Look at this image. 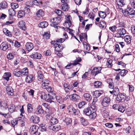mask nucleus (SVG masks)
Wrapping results in <instances>:
<instances>
[{"mask_svg": "<svg viewBox=\"0 0 135 135\" xmlns=\"http://www.w3.org/2000/svg\"><path fill=\"white\" fill-rule=\"evenodd\" d=\"M110 81V82H109V88L111 89H113L114 88V85L113 84L111 83V81H112V80L110 79H109L107 80V81Z\"/></svg>", "mask_w": 135, "mask_h": 135, "instance_id": "63", "label": "nucleus"}, {"mask_svg": "<svg viewBox=\"0 0 135 135\" xmlns=\"http://www.w3.org/2000/svg\"><path fill=\"white\" fill-rule=\"evenodd\" d=\"M11 76V74L10 72H6L4 73L3 78L6 80L8 81L9 78Z\"/></svg>", "mask_w": 135, "mask_h": 135, "instance_id": "25", "label": "nucleus"}, {"mask_svg": "<svg viewBox=\"0 0 135 135\" xmlns=\"http://www.w3.org/2000/svg\"><path fill=\"white\" fill-rule=\"evenodd\" d=\"M129 5L131 8H135V0H130Z\"/></svg>", "mask_w": 135, "mask_h": 135, "instance_id": "53", "label": "nucleus"}, {"mask_svg": "<svg viewBox=\"0 0 135 135\" xmlns=\"http://www.w3.org/2000/svg\"><path fill=\"white\" fill-rule=\"evenodd\" d=\"M21 73V76L22 75L27 76L28 75V70L27 68H25L22 69Z\"/></svg>", "mask_w": 135, "mask_h": 135, "instance_id": "34", "label": "nucleus"}, {"mask_svg": "<svg viewBox=\"0 0 135 135\" xmlns=\"http://www.w3.org/2000/svg\"><path fill=\"white\" fill-rule=\"evenodd\" d=\"M61 7V9L64 11H67L69 8V6L66 3L62 4Z\"/></svg>", "mask_w": 135, "mask_h": 135, "instance_id": "23", "label": "nucleus"}, {"mask_svg": "<svg viewBox=\"0 0 135 135\" xmlns=\"http://www.w3.org/2000/svg\"><path fill=\"white\" fill-rule=\"evenodd\" d=\"M89 118L91 119H94L97 116V114L95 112H93L91 113L89 115Z\"/></svg>", "mask_w": 135, "mask_h": 135, "instance_id": "49", "label": "nucleus"}, {"mask_svg": "<svg viewBox=\"0 0 135 135\" xmlns=\"http://www.w3.org/2000/svg\"><path fill=\"white\" fill-rule=\"evenodd\" d=\"M102 83L101 82L97 81L94 82V86L96 88H98L101 85Z\"/></svg>", "mask_w": 135, "mask_h": 135, "instance_id": "51", "label": "nucleus"}, {"mask_svg": "<svg viewBox=\"0 0 135 135\" xmlns=\"http://www.w3.org/2000/svg\"><path fill=\"white\" fill-rule=\"evenodd\" d=\"M25 47L27 50L30 51L33 49V45L32 42H27L26 44Z\"/></svg>", "mask_w": 135, "mask_h": 135, "instance_id": "10", "label": "nucleus"}, {"mask_svg": "<svg viewBox=\"0 0 135 135\" xmlns=\"http://www.w3.org/2000/svg\"><path fill=\"white\" fill-rule=\"evenodd\" d=\"M48 25V23L46 21L41 22L39 24L38 26L39 27H41L42 28H44L46 27Z\"/></svg>", "mask_w": 135, "mask_h": 135, "instance_id": "28", "label": "nucleus"}, {"mask_svg": "<svg viewBox=\"0 0 135 135\" xmlns=\"http://www.w3.org/2000/svg\"><path fill=\"white\" fill-rule=\"evenodd\" d=\"M36 15L38 19H40L41 17H43L44 15V13L42 9H39L38 11L36 13Z\"/></svg>", "mask_w": 135, "mask_h": 135, "instance_id": "17", "label": "nucleus"}, {"mask_svg": "<svg viewBox=\"0 0 135 135\" xmlns=\"http://www.w3.org/2000/svg\"><path fill=\"white\" fill-rule=\"evenodd\" d=\"M30 119L32 122L36 123H38L40 121L39 117L36 115L31 116Z\"/></svg>", "mask_w": 135, "mask_h": 135, "instance_id": "19", "label": "nucleus"}, {"mask_svg": "<svg viewBox=\"0 0 135 135\" xmlns=\"http://www.w3.org/2000/svg\"><path fill=\"white\" fill-rule=\"evenodd\" d=\"M38 127L37 126L33 125L30 128V131L31 134H35L38 131Z\"/></svg>", "mask_w": 135, "mask_h": 135, "instance_id": "9", "label": "nucleus"}, {"mask_svg": "<svg viewBox=\"0 0 135 135\" xmlns=\"http://www.w3.org/2000/svg\"><path fill=\"white\" fill-rule=\"evenodd\" d=\"M126 95L124 93H120L118 95L116 98V100L118 102H123L126 99Z\"/></svg>", "mask_w": 135, "mask_h": 135, "instance_id": "2", "label": "nucleus"}, {"mask_svg": "<svg viewBox=\"0 0 135 135\" xmlns=\"http://www.w3.org/2000/svg\"><path fill=\"white\" fill-rule=\"evenodd\" d=\"M68 111L69 113L70 114H72L75 110L74 108L72 105H70L68 107Z\"/></svg>", "mask_w": 135, "mask_h": 135, "instance_id": "40", "label": "nucleus"}, {"mask_svg": "<svg viewBox=\"0 0 135 135\" xmlns=\"http://www.w3.org/2000/svg\"><path fill=\"white\" fill-rule=\"evenodd\" d=\"M95 16V15L92 12H90L88 15V17L92 20L94 19Z\"/></svg>", "mask_w": 135, "mask_h": 135, "instance_id": "61", "label": "nucleus"}, {"mask_svg": "<svg viewBox=\"0 0 135 135\" xmlns=\"http://www.w3.org/2000/svg\"><path fill=\"white\" fill-rule=\"evenodd\" d=\"M81 61V59L80 57H78L74 61V62L73 63H70V64H68L65 67V68L66 69H69V68H71V65H76L78 64H79L80 65L81 64H80L79 63V62H80Z\"/></svg>", "mask_w": 135, "mask_h": 135, "instance_id": "5", "label": "nucleus"}, {"mask_svg": "<svg viewBox=\"0 0 135 135\" xmlns=\"http://www.w3.org/2000/svg\"><path fill=\"white\" fill-rule=\"evenodd\" d=\"M49 128L55 132H57L61 129V127L60 125L58 124H50L49 126Z\"/></svg>", "mask_w": 135, "mask_h": 135, "instance_id": "4", "label": "nucleus"}, {"mask_svg": "<svg viewBox=\"0 0 135 135\" xmlns=\"http://www.w3.org/2000/svg\"><path fill=\"white\" fill-rule=\"evenodd\" d=\"M37 79L40 81H41L43 79L44 76L42 71L39 70L37 72Z\"/></svg>", "mask_w": 135, "mask_h": 135, "instance_id": "20", "label": "nucleus"}, {"mask_svg": "<svg viewBox=\"0 0 135 135\" xmlns=\"http://www.w3.org/2000/svg\"><path fill=\"white\" fill-rule=\"evenodd\" d=\"M118 7L119 8L120 7H121L125 5L124 0H116Z\"/></svg>", "mask_w": 135, "mask_h": 135, "instance_id": "27", "label": "nucleus"}, {"mask_svg": "<svg viewBox=\"0 0 135 135\" xmlns=\"http://www.w3.org/2000/svg\"><path fill=\"white\" fill-rule=\"evenodd\" d=\"M13 74L15 76L18 77L20 76L21 75V71L18 69H15L14 70Z\"/></svg>", "mask_w": 135, "mask_h": 135, "instance_id": "24", "label": "nucleus"}, {"mask_svg": "<svg viewBox=\"0 0 135 135\" xmlns=\"http://www.w3.org/2000/svg\"><path fill=\"white\" fill-rule=\"evenodd\" d=\"M102 69L101 67L94 68L91 71V74L94 76L100 73Z\"/></svg>", "mask_w": 135, "mask_h": 135, "instance_id": "7", "label": "nucleus"}, {"mask_svg": "<svg viewBox=\"0 0 135 135\" xmlns=\"http://www.w3.org/2000/svg\"><path fill=\"white\" fill-rule=\"evenodd\" d=\"M10 16H13L15 14V11L13 9L11 8L9 9L8 10Z\"/></svg>", "mask_w": 135, "mask_h": 135, "instance_id": "48", "label": "nucleus"}, {"mask_svg": "<svg viewBox=\"0 0 135 135\" xmlns=\"http://www.w3.org/2000/svg\"><path fill=\"white\" fill-rule=\"evenodd\" d=\"M110 101V99L109 97H105L103 99L102 103V105L104 107H107L109 105Z\"/></svg>", "mask_w": 135, "mask_h": 135, "instance_id": "8", "label": "nucleus"}, {"mask_svg": "<svg viewBox=\"0 0 135 135\" xmlns=\"http://www.w3.org/2000/svg\"><path fill=\"white\" fill-rule=\"evenodd\" d=\"M114 94L115 96H117L119 93V89L118 88L115 87L113 90Z\"/></svg>", "mask_w": 135, "mask_h": 135, "instance_id": "47", "label": "nucleus"}, {"mask_svg": "<svg viewBox=\"0 0 135 135\" xmlns=\"http://www.w3.org/2000/svg\"><path fill=\"white\" fill-rule=\"evenodd\" d=\"M127 73V71L126 70H122L120 73V75L122 76H125Z\"/></svg>", "mask_w": 135, "mask_h": 135, "instance_id": "60", "label": "nucleus"}, {"mask_svg": "<svg viewBox=\"0 0 135 135\" xmlns=\"http://www.w3.org/2000/svg\"><path fill=\"white\" fill-rule=\"evenodd\" d=\"M11 45L10 44L6 42H3L1 44L0 48L1 50L5 51L7 50L10 49Z\"/></svg>", "mask_w": 135, "mask_h": 135, "instance_id": "3", "label": "nucleus"}, {"mask_svg": "<svg viewBox=\"0 0 135 135\" xmlns=\"http://www.w3.org/2000/svg\"><path fill=\"white\" fill-rule=\"evenodd\" d=\"M25 15V12L22 11H20L18 12L17 16L18 18H20L24 16Z\"/></svg>", "mask_w": 135, "mask_h": 135, "instance_id": "41", "label": "nucleus"}, {"mask_svg": "<svg viewBox=\"0 0 135 135\" xmlns=\"http://www.w3.org/2000/svg\"><path fill=\"white\" fill-rule=\"evenodd\" d=\"M44 111L40 105L38 106L37 108L36 112L37 114H41L44 112Z\"/></svg>", "mask_w": 135, "mask_h": 135, "instance_id": "32", "label": "nucleus"}, {"mask_svg": "<svg viewBox=\"0 0 135 135\" xmlns=\"http://www.w3.org/2000/svg\"><path fill=\"white\" fill-rule=\"evenodd\" d=\"M61 18V16H59L57 17H55L51 19L50 21L51 23H54L56 24H58L60 22Z\"/></svg>", "mask_w": 135, "mask_h": 135, "instance_id": "14", "label": "nucleus"}, {"mask_svg": "<svg viewBox=\"0 0 135 135\" xmlns=\"http://www.w3.org/2000/svg\"><path fill=\"white\" fill-rule=\"evenodd\" d=\"M7 58L9 60H11L13 59L14 58V55L13 54L10 53L7 54Z\"/></svg>", "mask_w": 135, "mask_h": 135, "instance_id": "62", "label": "nucleus"}, {"mask_svg": "<svg viewBox=\"0 0 135 135\" xmlns=\"http://www.w3.org/2000/svg\"><path fill=\"white\" fill-rule=\"evenodd\" d=\"M15 107L14 105L12 104L10 105V107L8 108V110L12 113L15 112Z\"/></svg>", "mask_w": 135, "mask_h": 135, "instance_id": "35", "label": "nucleus"}, {"mask_svg": "<svg viewBox=\"0 0 135 135\" xmlns=\"http://www.w3.org/2000/svg\"><path fill=\"white\" fill-rule=\"evenodd\" d=\"M80 121L82 124L84 126H86L87 124V121L86 120H85L83 117L81 118Z\"/></svg>", "mask_w": 135, "mask_h": 135, "instance_id": "52", "label": "nucleus"}, {"mask_svg": "<svg viewBox=\"0 0 135 135\" xmlns=\"http://www.w3.org/2000/svg\"><path fill=\"white\" fill-rule=\"evenodd\" d=\"M99 26L100 27H101L102 28H105L106 26V24L104 21H100V22Z\"/></svg>", "mask_w": 135, "mask_h": 135, "instance_id": "57", "label": "nucleus"}, {"mask_svg": "<svg viewBox=\"0 0 135 135\" xmlns=\"http://www.w3.org/2000/svg\"><path fill=\"white\" fill-rule=\"evenodd\" d=\"M11 5L12 9H16L18 8L19 6L16 3H11Z\"/></svg>", "mask_w": 135, "mask_h": 135, "instance_id": "55", "label": "nucleus"}, {"mask_svg": "<svg viewBox=\"0 0 135 135\" xmlns=\"http://www.w3.org/2000/svg\"><path fill=\"white\" fill-rule=\"evenodd\" d=\"M25 81L27 83H31L35 79V77L32 74H29L26 76Z\"/></svg>", "mask_w": 135, "mask_h": 135, "instance_id": "6", "label": "nucleus"}, {"mask_svg": "<svg viewBox=\"0 0 135 135\" xmlns=\"http://www.w3.org/2000/svg\"><path fill=\"white\" fill-rule=\"evenodd\" d=\"M43 36L44 38L46 39H48L50 37L49 33L47 32H46L44 33Z\"/></svg>", "mask_w": 135, "mask_h": 135, "instance_id": "58", "label": "nucleus"}, {"mask_svg": "<svg viewBox=\"0 0 135 135\" xmlns=\"http://www.w3.org/2000/svg\"><path fill=\"white\" fill-rule=\"evenodd\" d=\"M55 47L56 51H61L64 48L63 46L61 43H55L54 44Z\"/></svg>", "mask_w": 135, "mask_h": 135, "instance_id": "13", "label": "nucleus"}, {"mask_svg": "<svg viewBox=\"0 0 135 135\" xmlns=\"http://www.w3.org/2000/svg\"><path fill=\"white\" fill-rule=\"evenodd\" d=\"M19 26L21 29L25 31L26 30L25 22L23 21H21L19 22Z\"/></svg>", "mask_w": 135, "mask_h": 135, "instance_id": "22", "label": "nucleus"}, {"mask_svg": "<svg viewBox=\"0 0 135 135\" xmlns=\"http://www.w3.org/2000/svg\"><path fill=\"white\" fill-rule=\"evenodd\" d=\"M131 38L130 36L126 35L125 36L124 39L125 41L128 44H129L131 42Z\"/></svg>", "mask_w": 135, "mask_h": 135, "instance_id": "39", "label": "nucleus"}, {"mask_svg": "<svg viewBox=\"0 0 135 135\" xmlns=\"http://www.w3.org/2000/svg\"><path fill=\"white\" fill-rule=\"evenodd\" d=\"M129 18H130L133 17L135 15V11L133 9L130 8L129 10Z\"/></svg>", "mask_w": 135, "mask_h": 135, "instance_id": "31", "label": "nucleus"}, {"mask_svg": "<svg viewBox=\"0 0 135 135\" xmlns=\"http://www.w3.org/2000/svg\"><path fill=\"white\" fill-rule=\"evenodd\" d=\"M126 112L128 116L131 115L133 113V112L132 109L130 108H127L126 110Z\"/></svg>", "mask_w": 135, "mask_h": 135, "instance_id": "43", "label": "nucleus"}, {"mask_svg": "<svg viewBox=\"0 0 135 135\" xmlns=\"http://www.w3.org/2000/svg\"><path fill=\"white\" fill-rule=\"evenodd\" d=\"M73 88V86L71 85H70L68 86V87L65 88V90L66 93H68L70 90H72Z\"/></svg>", "mask_w": 135, "mask_h": 135, "instance_id": "64", "label": "nucleus"}, {"mask_svg": "<svg viewBox=\"0 0 135 135\" xmlns=\"http://www.w3.org/2000/svg\"><path fill=\"white\" fill-rule=\"evenodd\" d=\"M125 107L123 106L122 105H119L118 110V111L122 113H123L125 110Z\"/></svg>", "mask_w": 135, "mask_h": 135, "instance_id": "46", "label": "nucleus"}, {"mask_svg": "<svg viewBox=\"0 0 135 135\" xmlns=\"http://www.w3.org/2000/svg\"><path fill=\"white\" fill-rule=\"evenodd\" d=\"M56 99L57 102L59 103H62L63 101L61 97L59 95H55Z\"/></svg>", "mask_w": 135, "mask_h": 135, "instance_id": "38", "label": "nucleus"}, {"mask_svg": "<svg viewBox=\"0 0 135 135\" xmlns=\"http://www.w3.org/2000/svg\"><path fill=\"white\" fill-rule=\"evenodd\" d=\"M79 96L76 94L71 95V99L73 100L78 101L80 99Z\"/></svg>", "mask_w": 135, "mask_h": 135, "instance_id": "16", "label": "nucleus"}, {"mask_svg": "<svg viewBox=\"0 0 135 135\" xmlns=\"http://www.w3.org/2000/svg\"><path fill=\"white\" fill-rule=\"evenodd\" d=\"M86 104V103L85 101L81 102L79 103L78 105V107L79 109H81Z\"/></svg>", "mask_w": 135, "mask_h": 135, "instance_id": "42", "label": "nucleus"}, {"mask_svg": "<svg viewBox=\"0 0 135 135\" xmlns=\"http://www.w3.org/2000/svg\"><path fill=\"white\" fill-rule=\"evenodd\" d=\"M6 89L7 93L8 95L12 96L14 95L13 90L12 87L8 86Z\"/></svg>", "mask_w": 135, "mask_h": 135, "instance_id": "15", "label": "nucleus"}, {"mask_svg": "<svg viewBox=\"0 0 135 135\" xmlns=\"http://www.w3.org/2000/svg\"><path fill=\"white\" fill-rule=\"evenodd\" d=\"M83 113L86 115L89 116L91 113V111L89 108H87L84 109Z\"/></svg>", "mask_w": 135, "mask_h": 135, "instance_id": "29", "label": "nucleus"}, {"mask_svg": "<svg viewBox=\"0 0 135 135\" xmlns=\"http://www.w3.org/2000/svg\"><path fill=\"white\" fill-rule=\"evenodd\" d=\"M103 92L97 90L94 92L93 95L96 97H98L102 94Z\"/></svg>", "mask_w": 135, "mask_h": 135, "instance_id": "37", "label": "nucleus"}, {"mask_svg": "<svg viewBox=\"0 0 135 135\" xmlns=\"http://www.w3.org/2000/svg\"><path fill=\"white\" fill-rule=\"evenodd\" d=\"M18 123L21 124L22 127L25 126V122L23 120H22L21 118H18Z\"/></svg>", "mask_w": 135, "mask_h": 135, "instance_id": "45", "label": "nucleus"}, {"mask_svg": "<svg viewBox=\"0 0 135 135\" xmlns=\"http://www.w3.org/2000/svg\"><path fill=\"white\" fill-rule=\"evenodd\" d=\"M64 26L65 27L69 29V30H70L71 29L70 28H69L71 26V22L70 20H68V21L66 22L64 24Z\"/></svg>", "mask_w": 135, "mask_h": 135, "instance_id": "33", "label": "nucleus"}, {"mask_svg": "<svg viewBox=\"0 0 135 135\" xmlns=\"http://www.w3.org/2000/svg\"><path fill=\"white\" fill-rule=\"evenodd\" d=\"M55 95V93L53 94V96L51 95V94H48V99L47 100V102L50 103L53 102L55 104V102L52 100L54 99V96Z\"/></svg>", "mask_w": 135, "mask_h": 135, "instance_id": "18", "label": "nucleus"}, {"mask_svg": "<svg viewBox=\"0 0 135 135\" xmlns=\"http://www.w3.org/2000/svg\"><path fill=\"white\" fill-rule=\"evenodd\" d=\"M65 121L67 125H68L71 123L72 122V120L70 118H67L65 119Z\"/></svg>", "mask_w": 135, "mask_h": 135, "instance_id": "59", "label": "nucleus"}, {"mask_svg": "<svg viewBox=\"0 0 135 135\" xmlns=\"http://www.w3.org/2000/svg\"><path fill=\"white\" fill-rule=\"evenodd\" d=\"M38 95L41 99L43 100H46L47 98V94L43 91H40L38 93Z\"/></svg>", "mask_w": 135, "mask_h": 135, "instance_id": "12", "label": "nucleus"}, {"mask_svg": "<svg viewBox=\"0 0 135 135\" xmlns=\"http://www.w3.org/2000/svg\"><path fill=\"white\" fill-rule=\"evenodd\" d=\"M84 97L85 100L88 101L90 102L91 99V95L88 93H85L84 95Z\"/></svg>", "mask_w": 135, "mask_h": 135, "instance_id": "26", "label": "nucleus"}, {"mask_svg": "<svg viewBox=\"0 0 135 135\" xmlns=\"http://www.w3.org/2000/svg\"><path fill=\"white\" fill-rule=\"evenodd\" d=\"M50 122L53 124H56L58 122V120L56 118L52 117L50 120Z\"/></svg>", "mask_w": 135, "mask_h": 135, "instance_id": "44", "label": "nucleus"}, {"mask_svg": "<svg viewBox=\"0 0 135 135\" xmlns=\"http://www.w3.org/2000/svg\"><path fill=\"white\" fill-rule=\"evenodd\" d=\"M30 56L32 58L39 59L41 58V55L40 53H38L37 52H35L32 53V55Z\"/></svg>", "mask_w": 135, "mask_h": 135, "instance_id": "11", "label": "nucleus"}, {"mask_svg": "<svg viewBox=\"0 0 135 135\" xmlns=\"http://www.w3.org/2000/svg\"><path fill=\"white\" fill-rule=\"evenodd\" d=\"M117 32V33L115 35V37H122V35H124L126 33L125 30L122 27L118 28Z\"/></svg>", "mask_w": 135, "mask_h": 135, "instance_id": "1", "label": "nucleus"}, {"mask_svg": "<svg viewBox=\"0 0 135 135\" xmlns=\"http://www.w3.org/2000/svg\"><path fill=\"white\" fill-rule=\"evenodd\" d=\"M99 15L100 17L103 18H105L106 16V14L103 12H100L99 13Z\"/></svg>", "mask_w": 135, "mask_h": 135, "instance_id": "56", "label": "nucleus"}, {"mask_svg": "<svg viewBox=\"0 0 135 135\" xmlns=\"http://www.w3.org/2000/svg\"><path fill=\"white\" fill-rule=\"evenodd\" d=\"M63 38H61L57 41V42H59L62 43L66 39L68 38L66 32H64L63 34Z\"/></svg>", "mask_w": 135, "mask_h": 135, "instance_id": "21", "label": "nucleus"}, {"mask_svg": "<svg viewBox=\"0 0 135 135\" xmlns=\"http://www.w3.org/2000/svg\"><path fill=\"white\" fill-rule=\"evenodd\" d=\"M112 60L110 58H108L107 60V66L108 68H111L112 66Z\"/></svg>", "mask_w": 135, "mask_h": 135, "instance_id": "36", "label": "nucleus"}, {"mask_svg": "<svg viewBox=\"0 0 135 135\" xmlns=\"http://www.w3.org/2000/svg\"><path fill=\"white\" fill-rule=\"evenodd\" d=\"M44 54L46 56H50L51 54V52L50 50H47L44 52Z\"/></svg>", "mask_w": 135, "mask_h": 135, "instance_id": "54", "label": "nucleus"}, {"mask_svg": "<svg viewBox=\"0 0 135 135\" xmlns=\"http://www.w3.org/2000/svg\"><path fill=\"white\" fill-rule=\"evenodd\" d=\"M27 110L29 113H31L33 111V107L31 104L27 105Z\"/></svg>", "mask_w": 135, "mask_h": 135, "instance_id": "50", "label": "nucleus"}, {"mask_svg": "<svg viewBox=\"0 0 135 135\" xmlns=\"http://www.w3.org/2000/svg\"><path fill=\"white\" fill-rule=\"evenodd\" d=\"M8 105L5 102H3L1 105V109L3 110H6L8 108Z\"/></svg>", "mask_w": 135, "mask_h": 135, "instance_id": "30", "label": "nucleus"}]
</instances>
